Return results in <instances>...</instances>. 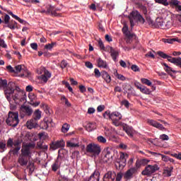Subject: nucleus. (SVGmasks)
<instances>
[{"instance_id": "f257e3e1", "label": "nucleus", "mask_w": 181, "mask_h": 181, "mask_svg": "<svg viewBox=\"0 0 181 181\" xmlns=\"http://www.w3.org/2000/svg\"><path fill=\"white\" fill-rule=\"evenodd\" d=\"M160 19V29H169L172 26H180L181 25V16L173 15L170 17V20L166 21V18L169 16V11L162 10Z\"/></svg>"}, {"instance_id": "393cba45", "label": "nucleus", "mask_w": 181, "mask_h": 181, "mask_svg": "<svg viewBox=\"0 0 181 181\" xmlns=\"http://www.w3.org/2000/svg\"><path fill=\"white\" fill-rule=\"evenodd\" d=\"M170 63H173V64H175L176 66H178V67H180L181 69V58H175L173 57V59H169Z\"/></svg>"}, {"instance_id": "58836bf2", "label": "nucleus", "mask_w": 181, "mask_h": 181, "mask_svg": "<svg viewBox=\"0 0 181 181\" xmlns=\"http://www.w3.org/2000/svg\"><path fill=\"white\" fill-rule=\"evenodd\" d=\"M69 129H70V125H69V124L67 123H65L63 124L62 127V132H63L64 134H66V132H67Z\"/></svg>"}, {"instance_id": "473e14b6", "label": "nucleus", "mask_w": 181, "mask_h": 181, "mask_svg": "<svg viewBox=\"0 0 181 181\" xmlns=\"http://www.w3.org/2000/svg\"><path fill=\"white\" fill-rule=\"evenodd\" d=\"M135 36V34L132 33L126 35V43L131 45L132 43V38Z\"/></svg>"}, {"instance_id": "a878e982", "label": "nucleus", "mask_w": 181, "mask_h": 181, "mask_svg": "<svg viewBox=\"0 0 181 181\" xmlns=\"http://www.w3.org/2000/svg\"><path fill=\"white\" fill-rule=\"evenodd\" d=\"M172 172H173V167H170L164 169L163 175L164 176L169 177L172 176Z\"/></svg>"}, {"instance_id": "f03ea898", "label": "nucleus", "mask_w": 181, "mask_h": 181, "mask_svg": "<svg viewBox=\"0 0 181 181\" xmlns=\"http://www.w3.org/2000/svg\"><path fill=\"white\" fill-rule=\"evenodd\" d=\"M4 94L8 101L11 102L13 98L14 103H16V104H18V103H19V99L21 98V97H22V94L23 93L21 92V88H19V86H16V83L10 81L8 83L7 88H6L4 90Z\"/></svg>"}, {"instance_id": "e433bc0d", "label": "nucleus", "mask_w": 181, "mask_h": 181, "mask_svg": "<svg viewBox=\"0 0 181 181\" xmlns=\"http://www.w3.org/2000/svg\"><path fill=\"white\" fill-rule=\"evenodd\" d=\"M159 56H160V57H162L163 59H167V60L168 62H169V60H171L173 58L163 52H159Z\"/></svg>"}, {"instance_id": "ea45409f", "label": "nucleus", "mask_w": 181, "mask_h": 181, "mask_svg": "<svg viewBox=\"0 0 181 181\" xmlns=\"http://www.w3.org/2000/svg\"><path fill=\"white\" fill-rule=\"evenodd\" d=\"M9 21H11V17L9 16V15L6 14L4 16V20L2 21V23H5V25H8L10 23Z\"/></svg>"}, {"instance_id": "f8f14e48", "label": "nucleus", "mask_w": 181, "mask_h": 181, "mask_svg": "<svg viewBox=\"0 0 181 181\" xmlns=\"http://www.w3.org/2000/svg\"><path fill=\"white\" fill-rule=\"evenodd\" d=\"M32 148H35V145L28 144L24 146L21 149V154L23 156H27L28 158H32Z\"/></svg>"}, {"instance_id": "4468645a", "label": "nucleus", "mask_w": 181, "mask_h": 181, "mask_svg": "<svg viewBox=\"0 0 181 181\" xmlns=\"http://www.w3.org/2000/svg\"><path fill=\"white\" fill-rule=\"evenodd\" d=\"M135 173H136V168H131L123 174V177L126 180H131V179L134 177Z\"/></svg>"}, {"instance_id": "9d476101", "label": "nucleus", "mask_w": 181, "mask_h": 181, "mask_svg": "<svg viewBox=\"0 0 181 181\" xmlns=\"http://www.w3.org/2000/svg\"><path fill=\"white\" fill-rule=\"evenodd\" d=\"M64 159V156L63 154H60V150H59L58 156L51 167L52 172H57V170L60 169V165H62V161Z\"/></svg>"}, {"instance_id": "2f4dec72", "label": "nucleus", "mask_w": 181, "mask_h": 181, "mask_svg": "<svg viewBox=\"0 0 181 181\" xmlns=\"http://www.w3.org/2000/svg\"><path fill=\"white\" fill-rule=\"evenodd\" d=\"M98 67H103V69H107V62L103 60L101 58L98 59Z\"/></svg>"}, {"instance_id": "2eb2a0df", "label": "nucleus", "mask_w": 181, "mask_h": 181, "mask_svg": "<svg viewBox=\"0 0 181 181\" xmlns=\"http://www.w3.org/2000/svg\"><path fill=\"white\" fill-rule=\"evenodd\" d=\"M106 50L110 53V56L114 62H117V57L119 56V52L118 50L114 49L112 47L107 46L106 47Z\"/></svg>"}, {"instance_id": "423d86ee", "label": "nucleus", "mask_w": 181, "mask_h": 181, "mask_svg": "<svg viewBox=\"0 0 181 181\" xmlns=\"http://www.w3.org/2000/svg\"><path fill=\"white\" fill-rule=\"evenodd\" d=\"M114 154L112 150L110 148L105 149L99 159L100 163H107V162H112Z\"/></svg>"}, {"instance_id": "338daca9", "label": "nucleus", "mask_w": 181, "mask_h": 181, "mask_svg": "<svg viewBox=\"0 0 181 181\" xmlns=\"http://www.w3.org/2000/svg\"><path fill=\"white\" fill-rule=\"evenodd\" d=\"M6 69L9 73H15V69H13V67H12L11 65L7 66Z\"/></svg>"}, {"instance_id": "7c9ffc66", "label": "nucleus", "mask_w": 181, "mask_h": 181, "mask_svg": "<svg viewBox=\"0 0 181 181\" xmlns=\"http://www.w3.org/2000/svg\"><path fill=\"white\" fill-rule=\"evenodd\" d=\"M129 158V155L125 153H120L119 161L127 163V160Z\"/></svg>"}, {"instance_id": "72a5a7b5", "label": "nucleus", "mask_w": 181, "mask_h": 181, "mask_svg": "<svg viewBox=\"0 0 181 181\" xmlns=\"http://www.w3.org/2000/svg\"><path fill=\"white\" fill-rule=\"evenodd\" d=\"M114 76L118 78V80H121L122 81H125L127 80V78L124 76L123 75H121L118 74V71H115Z\"/></svg>"}, {"instance_id": "4d7b16f0", "label": "nucleus", "mask_w": 181, "mask_h": 181, "mask_svg": "<svg viewBox=\"0 0 181 181\" xmlns=\"http://www.w3.org/2000/svg\"><path fill=\"white\" fill-rule=\"evenodd\" d=\"M122 176H124V174H122V173H118L115 176L116 181H121V180L122 179Z\"/></svg>"}, {"instance_id": "6ab92c4d", "label": "nucleus", "mask_w": 181, "mask_h": 181, "mask_svg": "<svg viewBox=\"0 0 181 181\" xmlns=\"http://www.w3.org/2000/svg\"><path fill=\"white\" fill-rule=\"evenodd\" d=\"M26 127L28 129H33V128H36V127H37V120L31 119L30 121L26 122Z\"/></svg>"}, {"instance_id": "aec40b11", "label": "nucleus", "mask_w": 181, "mask_h": 181, "mask_svg": "<svg viewBox=\"0 0 181 181\" xmlns=\"http://www.w3.org/2000/svg\"><path fill=\"white\" fill-rule=\"evenodd\" d=\"M123 131H125L127 135L131 138L134 136V128H132V127L126 124L123 127Z\"/></svg>"}, {"instance_id": "b1692460", "label": "nucleus", "mask_w": 181, "mask_h": 181, "mask_svg": "<svg viewBox=\"0 0 181 181\" xmlns=\"http://www.w3.org/2000/svg\"><path fill=\"white\" fill-rule=\"evenodd\" d=\"M33 118L35 121H39L42 118V112L39 109L36 110L33 115Z\"/></svg>"}, {"instance_id": "bf43d9fd", "label": "nucleus", "mask_w": 181, "mask_h": 181, "mask_svg": "<svg viewBox=\"0 0 181 181\" xmlns=\"http://www.w3.org/2000/svg\"><path fill=\"white\" fill-rule=\"evenodd\" d=\"M146 21L150 26H153V21L150 17H148V16H146Z\"/></svg>"}, {"instance_id": "de8ad7c7", "label": "nucleus", "mask_w": 181, "mask_h": 181, "mask_svg": "<svg viewBox=\"0 0 181 181\" xmlns=\"http://www.w3.org/2000/svg\"><path fill=\"white\" fill-rule=\"evenodd\" d=\"M66 146H69V148H78L79 146L78 144L73 143L71 141H67Z\"/></svg>"}, {"instance_id": "603ef678", "label": "nucleus", "mask_w": 181, "mask_h": 181, "mask_svg": "<svg viewBox=\"0 0 181 181\" xmlns=\"http://www.w3.org/2000/svg\"><path fill=\"white\" fill-rule=\"evenodd\" d=\"M180 1L179 0H170V5L171 6H177V5H180Z\"/></svg>"}, {"instance_id": "dca6fc26", "label": "nucleus", "mask_w": 181, "mask_h": 181, "mask_svg": "<svg viewBox=\"0 0 181 181\" xmlns=\"http://www.w3.org/2000/svg\"><path fill=\"white\" fill-rule=\"evenodd\" d=\"M64 141L60 140L57 141H53L49 146V148L52 149V151H56V149H59V148H64Z\"/></svg>"}, {"instance_id": "37998d69", "label": "nucleus", "mask_w": 181, "mask_h": 181, "mask_svg": "<svg viewBox=\"0 0 181 181\" xmlns=\"http://www.w3.org/2000/svg\"><path fill=\"white\" fill-rule=\"evenodd\" d=\"M141 81L143 84H145L146 86H152V82H151V81H149L148 79L147 78H142L141 79Z\"/></svg>"}, {"instance_id": "8fccbe9b", "label": "nucleus", "mask_w": 181, "mask_h": 181, "mask_svg": "<svg viewBox=\"0 0 181 181\" xmlns=\"http://www.w3.org/2000/svg\"><path fill=\"white\" fill-rule=\"evenodd\" d=\"M94 73L95 77H96V78H99V77H102L103 76V71L100 72V70H98V69H95Z\"/></svg>"}, {"instance_id": "cd10ccee", "label": "nucleus", "mask_w": 181, "mask_h": 181, "mask_svg": "<svg viewBox=\"0 0 181 181\" xmlns=\"http://www.w3.org/2000/svg\"><path fill=\"white\" fill-rule=\"evenodd\" d=\"M97 128V125L95 124V123H88L86 124V130L88 132H91V131H94V129H96Z\"/></svg>"}, {"instance_id": "1a4fd4ad", "label": "nucleus", "mask_w": 181, "mask_h": 181, "mask_svg": "<svg viewBox=\"0 0 181 181\" xmlns=\"http://www.w3.org/2000/svg\"><path fill=\"white\" fill-rule=\"evenodd\" d=\"M156 170H159L158 165H148L145 168L144 170L141 172V175H143V176H151V175L155 173Z\"/></svg>"}, {"instance_id": "7ed1b4c3", "label": "nucleus", "mask_w": 181, "mask_h": 181, "mask_svg": "<svg viewBox=\"0 0 181 181\" xmlns=\"http://www.w3.org/2000/svg\"><path fill=\"white\" fill-rule=\"evenodd\" d=\"M21 144H22V140H21V139H17L16 140H13V139L9 138L7 141L8 148H13V146H15L14 148H11L10 150L9 153H11V152H12L13 155L18 154L19 151H21Z\"/></svg>"}, {"instance_id": "774afa93", "label": "nucleus", "mask_w": 181, "mask_h": 181, "mask_svg": "<svg viewBox=\"0 0 181 181\" xmlns=\"http://www.w3.org/2000/svg\"><path fill=\"white\" fill-rule=\"evenodd\" d=\"M79 90H80L81 93H86V91H87L86 86H84L83 85L79 86Z\"/></svg>"}, {"instance_id": "a18cd8bd", "label": "nucleus", "mask_w": 181, "mask_h": 181, "mask_svg": "<svg viewBox=\"0 0 181 181\" xmlns=\"http://www.w3.org/2000/svg\"><path fill=\"white\" fill-rule=\"evenodd\" d=\"M140 91L143 93V94H151V90L145 86H142L141 88H140Z\"/></svg>"}, {"instance_id": "13d9d810", "label": "nucleus", "mask_w": 181, "mask_h": 181, "mask_svg": "<svg viewBox=\"0 0 181 181\" xmlns=\"http://www.w3.org/2000/svg\"><path fill=\"white\" fill-rule=\"evenodd\" d=\"M117 165L119 166V169H124L127 165V163H123L122 161L117 162Z\"/></svg>"}, {"instance_id": "39448f33", "label": "nucleus", "mask_w": 181, "mask_h": 181, "mask_svg": "<svg viewBox=\"0 0 181 181\" xmlns=\"http://www.w3.org/2000/svg\"><path fill=\"white\" fill-rule=\"evenodd\" d=\"M130 21V25L132 28L135 26V22H139L140 23H145V18L141 16L137 11H132L129 16Z\"/></svg>"}, {"instance_id": "c85d7f7f", "label": "nucleus", "mask_w": 181, "mask_h": 181, "mask_svg": "<svg viewBox=\"0 0 181 181\" xmlns=\"http://www.w3.org/2000/svg\"><path fill=\"white\" fill-rule=\"evenodd\" d=\"M168 123L163 120H160L159 129L165 132L166 131V127H168Z\"/></svg>"}, {"instance_id": "0eeeda50", "label": "nucleus", "mask_w": 181, "mask_h": 181, "mask_svg": "<svg viewBox=\"0 0 181 181\" xmlns=\"http://www.w3.org/2000/svg\"><path fill=\"white\" fill-rule=\"evenodd\" d=\"M86 152L92 156H98L101 153V147L98 144H89L86 146Z\"/></svg>"}, {"instance_id": "4be33fe9", "label": "nucleus", "mask_w": 181, "mask_h": 181, "mask_svg": "<svg viewBox=\"0 0 181 181\" xmlns=\"http://www.w3.org/2000/svg\"><path fill=\"white\" fill-rule=\"evenodd\" d=\"M102 78L105 80L107 84H110V83H111V76H110L108 72L105 71H102Z\"/></svg>"}, {"instance_id": "052dcab7", "label": "nucleus", "mask_w": 181, "mask_h": 181, "mask_svg": "<svg viewBox=\"0 0 181 181\" xmlns=\"http://www.w3.org/2000/svg\"><path fill=\"white\" fill-rule=\"evenodd\" d=\"M160 139H161V141H169V136L166 134H161L160 136Z\"/></svg>"}, {"instance_id": "f704fd0d", "label": "nucleus", "mask_w": 181, "mask_h": 181, "mask_svg": "<svg viewBox=\"0 0 181 181\" xmlns=\"http://www.w3.org/2000/svg\"><path fill=\"white\" fill-rule=\"evenodd\" d=\"M0 88H8V81L6 79H0Z\"/></svg>"}, {"instance_id": "bb28decb", "label": "nucleus", "mask_w": 181, "mask_h": 181, "mask_svg": "<svg viewBox=\"0 0 181 181\" xmlns=\"http://www.w3.org/2000/svg\"><path fill=\"white\" fill-rule=\"evenodd\" d=\"M7 28H9V29H11V30H13L14 29H19L18 27V23L13 20L8 23Z\"/></svg>"}, {"instance_id": "49530a36", "label": "nucleus", "mask_w": 181, "mask_h": 181, "mask_svg": "<svg viewBox=\"0 0 181 181\" xmlns=\"http://www.w3.org/2000/svg\"><path fill=\"white\" fill-rule=\"evenodd\" d=\"M111 112L110 110H107L103 113V118L105 119H111Z\"/></svg>"}, {"instance_id": "9b49d317", "label": "nucleus", "mask_w": 181, "mask_h": 181, "mask_svg": "<svg viewBox=\"0 0 181 181\" xmlns=\"http://www.w3.org/2000/svg\"><path fill=\"white\" fill-rule=\"evenodd\" d=\"M40 74H42L40 76V80L44 83H47L49 78L52 77V74L46 69V68L42 66L40 68Z\"/></svg>"}, {"instance_id": "c9c22d12", "label": "nucleus", "mask_w": 181, "mask_h": 181, "mask_svg": "<svg viewBox=\"0 0 181 181\" xmlns=\"http://www.w3.org/2000/svg\"><path fill=\"white\" fill-rule=\"evenodd\" d=\"M148 124L149 125H151L152 127H154L155 128H159V123L158 122L153 120V119H148L147 121Z\"/></svg>"}, {"instance_id": "4c0bfd02", "label": "nucleus", "mask_w": 181, "mask_h": 181, "mask_svg": "<svg viewBox=\"0 0 181 181\" xmlns=\"http://www.w3.org/2000/svg\"><path fill=\"white\" fill-rule=\"evenodd\" d=\"M160 156L162 157V160H163V162H171L172 163H173V162H175V160H173V158H170L168 157V156H163L162 154H159Z\"/></svg>"}, {"instance_id": "09e8293b", "label": "nucleus", "mask_w": 181, "mask_h": 181, "mask_svg": "<svg viewBox=\"0 0 181 181\" xmlns=\"http://www.w3.org/2000/svg\"><path fill=\"white\" fill-rule=\"evenodd\" d=\"M21 103H23V104L26 103V95H21V96H20L17 104H21Z\"/></svg>"}, {"instance_id": "680f3d73", "label": "nucleus", "mask_w": 181, "mask_h": 181, "mask_svg": "<svg viewBox=\"0 0 181 181\" xmlns=\"http://www.w3.org/2000/svg\"><path fill=\"white\" fill-rule=\"evenodd\" d=\"M131 69L133 71H139V66H137V65H135V64H133L131 66Z\"/></svg>"}, {"instance_id": "69168bd1", "label": "nucleus", "mask_w": 181, "mask_h": 181, "mask_svg": "<svg viewBox=\"0 0 181 181\" xmlns=\"http://www.w3.org/2000/svg\"><path fill=\"white\" fill-rule=\"evenodd\" d=\"M159 4H161V5H163L164 6H168L169 5L168 0H159Z\"/></svg>"}, {"instance_id": "c03bdc74", "label": "nucleus", "mask_w": 181, "mask_h": 181, "mask_svg": "<svg viewBox=\"0 0 181 181\" xmlns=\"http://www.w3.org/2000/svg\"><path fill=\"white\" fill-rule=\"evenodd\" d=\"M6 151V144L5 142L0 141V152L2 153Z\"/></svg>"}, {"instance_id": "3c124183", "label": "nucleus", "mask_w": 181, "mask_h": 181, "mask_svg": "<svg viewBox=\"0 0 181 181\" xmlns=\"http://www.w3.org/2000/svg\"><path fill=\"white\" fill-rule=\"evenodd\" d=\"M69 66V63H67V61L63 59L60 63V67L63 70L64 69H66Z\"/></svg>"}, {"instance_id": "6e6d98bb", "label": "nucleus", "mask_w": 181, "mask_h": 181, "mask_svg": "<svg viewBox=\"0 0 181 181\" xmlns=\"http://www.w3.org/2000/svg\"><path fill=\"white\" fill-rule=\"evenodd\" d=\"M122 105H124L126 108H129V105H131V103L127 100H124L122 101Z\"/></svg>"}, {"instance_id": "20e7f679", "label": "nucleus", "mask_w": 181, "mask_h": 181, "mask_svg": "<svg viewBox=\"0 0 181 181\" xmlns=\"http://www.w3.org/2000/svg\"><path fill=\"white\" fill-rule=\"evenodd\" d=\"M7 125L9 127H17L18 124H19V113L9 112L8 117L6 120Z\"/></svg>"}, {"instance_id": "e2e57ef3", "label": "nucleus", "mask_w": 181, "mask_h": 181, "mask_svg": "<svg viewBox=\"0 0 181 181\" xmlns=\"http://www.w3.org/2000/svg\"><path fill=\"white\" fill-rule=\"evenodd\" d=\"M163 42L164 43H169L170 45H172L175 42V40L173 39H163Z\"/></svg>"}, {"instance_id": "a211bd4d", "label": "nucleus", "mask_w": 181, "mask_h": 181, "mask_svg": "<svg viewBox=\"0 0 181 181\" xmlns=\"http://www.w3.org/2000/svg\"><path fill=\"white\" fill-rule=\"evenodd\" d=\"M30 157H27L26 156L20 155L18 158V163L21 166H26L29 162Z\"/></svg>"}, {"instance_id": "ddd939ff", "label": "nucleus", "mask_w": 181, "mask_h": 181, "mask_svg": "<svg viewBox=\"0 0 181 181\" xmlns=\"http://www.w3.org/2000/svg\"><path fill=\"white\" fill-rule=\"evenodd\" d=\"M46 9L40 11V13H46V15H51V16H61L59 13L54 12V6L49 5Z\"/></svg>"}, {"instance_id": "79ce46f5", "label": "nucleus", "mask_w": 181, "mask_h": 181, "mask_svg": "<svg viewBox=\"0 0 181 181\" xmlns=\"http://www.w3.org/2000/svg\"><path fill=\"white\" fill-rule=\"evenodd\" d=\"M56 45H57L56 42L47 44L45 46V49H46L47 50H52V49H53L54 46H56Z\"/></svg>"}, {"instance_id": "0e129e2a", "label": "nucleus", "mask_w": 181, "mask_h": 181, "mask_svg": "<svg viewBox=\"0 0 181 181\" xmlns=\"http://www.w3.org/2000/svg\"><path fill=\"white\" fill-rule=\"evenodd\" d=\"M0 47H4V49H6L8 47V45L5 43V41L0 38Z\"/></svg>"}, {"instance_id": "a19ab883", "label": "nucleus", "mask_w": 181, "mask_h": 181, "mask_svg": "<svg viewBox=\"0 0 181 181\" xmlns=\"http://www.w3.org/2000/svg\"><path fill=\"white\" fill-rule=\"evenodd\" d=\"M97 141L100 144H107V139L103 136H99L97 137Z\"/></svg>"}, {"instance_id": "412c9836", "label": "nucleus", "mask_w": 181, "mask_h": 181, "mask_svg": "<svg viewBox=\"0 0 181 181\" xmlns=\"http://www.w3.org/2000/svg\"><path fill=\"white\" fill-rule=\"evenodd\" d=\"M88 181H100V172L95 170L94 173L90 176Z\"/></svg>"}, {"instance_id": "5701e85b", "label": "nucleus", "mask_w": 181, "mask_h": 181, "mask_svg": "<svg viewBox=\"0 0 181 181\" xmlns=\"http://www.w3.org/2000/svg\"><path fill=\"white\" fill-rule=\"evenodd\" d=\"M110 119H122V115L119 112H112L110 115Z\"/></svg>"}, {"instance_id": "5fc2aeb1", "label": "nucleus", "mask_w": 181, "mask_h": 181, "mask_svg": "<svg viewBox=\"0 0 181 181\" xmlns=\"http://www.w3.org/2000/svg\"><path fill=\"white\" fill-rule=\"evenodd\" d=\"M122 32L124 33V35H125V36L128 35H131L132 33H131V31L128 30V27H124L122 28Z\"/></svg>"}, {"instance_id": "f3484780", "label": "nucleus", "mask_w": 181, "mask_h": 181, "mask_svg": "<svg viewBox=\"0 0 181 181\" xmlns=\"http://www.w3.org/2000/svg\"><path fill=\"white\" fill-rule=\"evenodd\" d=\"M115 176H117V173L114 171H108L106 173L103 178V181H115Z\"/></svg>"}, {"instance_id": "6e6552de", "label": "nucleus", "mask_w": 181, "mask_h": 181, "mask_svg": "<svg viewBox=\"0 0 181 181\" xmlns=\"http://www.w3.org/2000/svg\"><path fill=\"white\" fill-rule=\"evenodd\" d=\"M33 114V110L30 107L22 105L20 107V117L25 118V117H30Z\"/></svg>"}, {"instance_id": "c756f323", "label": "nucleus", "mask_w": 181, "mask_h": 181, "mask_svg": "<svg viewBox=\"0 0 181 181\" xmlns=\"http://www.w3.org/2000/svg\"><path fill=\"white\" fill-rule=\"evenodd\" d=\"M162 66H164V70L168 73V74H172V73H176V71L173 70L172 68L168 66L166 63L161 62Z\"/></svg>"}, {"instance_id": "864d4df0", "label": "nucleus", "mask_w": 181, "mask_h": 181, "mask_svg": "<svg viewBox=\"0 0 181 181\" xmlns=\"http://www.w3.org/2000/svg\"><path fill=\"white\" fill-rule=\"evenodd\" d=\"M21 70H23L22 65L16 66L14 69V73L15 74L21 73Z\"/></svg>"}]
</instances>
